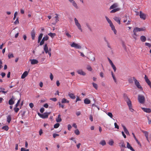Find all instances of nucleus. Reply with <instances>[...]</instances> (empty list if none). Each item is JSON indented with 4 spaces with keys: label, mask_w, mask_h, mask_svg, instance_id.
Returning a JSON list of instances; mask_svg holds the SVG:
<instances>
[{
    "label": "nucleus",
    "mask_w": 151,
    "mask_h": 151,
    "mask_svg": "<svg viewBox=\"0 0 151 151\" xmlns=\"http://www.w3.org/2000/svg\"><path fill=\"white\" fill-rule=\"evenodd\" d=\"M138 100L140 103L143 104L145 102V99L144 96L139 94L138 96Z\"/></svg>",
    "instance_id": "1"
},
{
    "label": "nucleus",
    "mask_w": 151,
    "mask_h": 151,
    "mask_svg": "<svg viewBox=\"0 0 151 151\" xmlns=\"http://www.w3.org/2000/svg\"><path fill=\"white\" fill-rule=\"evenodd\" d=\"M74 21L75 24L78 29L81 32H83V29L82 28L81 26L80 23L79 22L78 20L76 18H75L74 19Z\"/></svg>",
    "instance_id": "2"
},
{
    "label": "nucleus",
    "mask_w": 151,
    "mask_h": 151,
    "mask_svg": "<svg viewBox=\"0 0 151 151\" xmlns=\"http://www.w3.org/2000/svg\"><path fill=\"white\" fill-rule=\"evenodd\" d=\"M133 79L135 85L137 88L140 89H142V87L140 85L139 82L134 77L133 78Z\"/></svg>",
    "instance_id": "3"
},
{
    "label": "nucleus",
    "mask_w": 151,
    "mask_h": 151,
    "mask_svg": "<svg viewBox=\"0 0 151 151\" xmlns=\"http://www.w3.org/2000/svg\"><path fill=\"white\" fill-rule=\"evenodd\" d=\"M70 45L71 47H75L76 49H81V46L80 44L76 43L74 42H72Z\"/></svg>",
    "instance_id": "4"
},
{
    "label": "nucleus",
    "mask_w": 151,
    "mask_h": 151,
    "mask_svg": "<svg viewBox=\"0 0 151 151\" xmlns=\"http://www.w3.org/2000/svg\"><path fill=\"white\" fill-rule=\"evenodd\" d=\"M145 29L143 28H139L137 27H136L134 28L133 32L134 33V35H135L137 32L144 31Z\"/></svg>",
    "instance_id": "5"
},
{
    "label": "nucleus",
    "mask_w": 151,
    "mask_h": 151,
    "mask_svg": "<svg viewBox=\"0 0 151 151\" xmlns=\"http://www.w3.org/2000/svg\"><path fill=\"white\" fill-rule=\"evenodd\" d=\"M48 38L49 37L47 35H46L43 38L41 41L40 42V45H43L45 41L47 40H48Z\"/></svg>",
    "instance_id": "6"
},
{
    "label": "nucleus",
    "mask_w": 151,
    "mask_h": 151,
    "mask_svg": "<svg viewBox=\"0 0 151 151\" xmlns=\"http://www.w3.org/2000/svg\"><path fill=\"white\" fill-rule=\"evenodd\" d=\"M119 5L118 3H115L111 5L109 8L110 9H114L118 8Z\"/></svg>",
    "instance_id": "7"
},
{
    "label": "nucleus",
    "mask_w": 151,
    "mask_h": 151,
    "mask_svg": "<svg viewBox=\"0 0 151 151\" xmlns=\"http://www.w3.org/2000/svg\"><path fill=\"white\" fill-rule=\"evenodd\" d=\"M124 99L125 101L126 102L128 106L132 105V103L130 100L128 98L127 96L124 97Z\"/></svg>",
    "instance_id": "8"
},
{
    "label": "nucleus",
    "mask_w": 151,
    "mask_h": 151,
    "mask_svg": "<svg viewBox=\"0 0 151 151\" xmlns=\"http://www.w3.org/2000/svg\"><path fill=\"white\" fill-rule=\"evenodd\" d=\"M50 112H45L42 114L41 118L43 119H45L48 118V115L50 114Z\"/></svg>",
    "instance_id": "9"
},
{
    "label": "nucleus",
    "mask_w": 151,
    "mask_h": 151,
    "mask_svg": "<svg viewBox=\"0 0 151 151\" xmlns=\"http://www.w3.org/2000/svg\"><path fill=\"white\" fill-rule=\"evenodd\" d=\"M15 98L14 97L12 96L11 98V99L9 100V104L10 105H12L14 103L15 101Z\"/></svg>",
    "instance_id": "10"
},
{
    "label": "nucleus",
    "mask_w": 151,
    "mask_h": 151,
    "mask_svg": "<svg viewBox=\"0 0 151 151\" xmlns=\"http://www.w3.org/2000/svg\"><path fill=\"white\" fill-rule=\"evenodd\" d=\"M139 16L141 19L143 20H145L146 19L145 14L143 13L142 11H140L139 12Z\"/></svg>",
    "instance_id": "11"
},
{
    "label": "nucleus",
    "mask_w": 151,
    "mask_h": 151,
    "mask_svg": "<svg viewBox=\"0 0 151 151\" xmlns=\"http://www.w3.org/2000/svg\"><path fill=\"white\" fill-rule=\"evenodd\" d=\"M77 72L78 74L84 76L86 75V73L81 69L78 70Z\"/></svg>",
    "instance_id": "12"
},
{
    "label": "nucleus",
    "mask_w": 151,
    "mask_h": 151,
    "mask_svg": "<svg viewBox=\"0 0 151 151\" xmlns=\"http://www.w3.org/2000/svg\"><path fill=\"white\" fill-rule=\"evenodd\" d=\"M68 1L72 4L76 8L78 9L77 5L75 1L73 0H68Z\"/></svg>",
    "instance_id": "13"
},
{
    "label": "nucleus",
    "mask_w": 151,
    "mask_h": 151,
    "mask_svg": "<svg viewBox=\"0 0 151 151\" xmlns=\"http://www.w3.org/2000/svg\"><path fill=\"white\" fill-rule=\"evenodd\" d=\"M141 109L144 112H145L147 113H150L151 112V109L150 108L142 107Z\"/></svg>",
    "instance_id": "14"
},
{
    "label": "nucleus",
    "mask_w": 151,
    "mask_h": 151,
    "mask_svg": "<svg viewBox=\"0 0 151 151\" xmlns=\"http://www.w3.org/2000/svg\"><path fill=\"white\" fill-rule=\"evenodd\" d=\"M43 49L46 54L47 53H48V52H49L48 50V48L47 46V44H45L44 45V46Z\"/></svg>",
    "instance_id": "15"
},
{
    "label": "nucleus",
    "mask_w": 151,
    "mask_h": 151,
    "mask_svg": "<svg viewBox=\"0 0 151 151\" xmlns=\"http://www.w3.org/2000/svg\"><path fill=\"white\" fill-rule=\"evenodd\" d=\"M68 96L69 97L72 99H74L76 98V96L74 94L70 92H69L68 93Z\"/></svg>",
    "instance_id": "16"
},
{
    "label": "nucleus",
    "mask_w": 151,
    "mask_h": 151,
    "mask_svg": "<svg viewBox=\"0 0 151 151\" xmlns=\"http://www.w3.org/2000/svg\"><path fill=\"white\" fill-rule=\"evenodd\" d=\"M30 61H31V63L32 65L37 64L38 63V61L36 59H30Z\"/></svg>",
    "instance_id": "17"
},
{
    "label": "nucleus",
    "mask_w": 151,
    "mask_h": 151,
    "mask_svg": "<svg viewBox=\"0 0 151 151\" xmlns=\"http://www.w3.org/2000/svg\"><path fill=\"white\" fill-rule=\"evenodd\" d=\"M35 31L34 29H33L32 30L31 32V37L32 38V39L33 40L35 39Z\"/></svg>",
    "instance_id": "18"
},
{
    "label": "nucleus",
    "mask_w": 151,
    "mask_h": 151,
    "mask_svg": "<svg viewBox=\"0 0 151 151\" xmlns=\"http://www.w3.org/2000/svg\"><path fill=\"white\" fill-rule=\"evenodd\" d=\"M127 148L128 149H130V150L132 151H135L134 150L132 147L130 145L129 143L128 142H127Z\"/></svg>",
    "instance_id": "19"
},
{
    "label": "nucleus",
    "mask_w": 151,
    "mask_h": 151,
    "mask_svg": "<svg viewBox=\"0 0 151 151\" xmlns=\"http://www.w3.org/2000/svg\"><path fill=\"white\" fill-rule=\"evenodd\" d=\"M12 120L11 115H9L6 116V120L7 122L9 124Z\"/></svg>",
    "instance_id": "20"
},
{
    "label": "nucleus",
    "mask_w": 151,
    "mask_h": 151,
    "mask_svg": "<svg viewBox=\"0 0 151 151\" xmlns=\"http://www.w3.org/2000/svg\"><path fill=\"white\" fill-rule=\"evenodd\" d=\"M28 72L27 71H25L22 74L21 76V78L22 79L26 77L28 74Z\"/></svg>",
    "instance_id": "21"
},
{
    "label": "nucleus",
    "mask_w": 151,
    "mask_h": 151,
    "mask_svg": "<svg viewBox=\"0 0 151 151\" xmlns=\"http://www.w3.org/2000/svg\"><path fill=\"white\" fill-rule=\"evenodd\" d=\"M114 19L116 22L119 24H120V19L119 17H115L114 18Z\"/></svg>",
    "instance_id": "22"
},
{
    "label": "nucleus",
    "mask_w": 151,
    "mask_h": 151,
    "mask_svg": "<svg viewBox=\"0 0 151 151\" xmlns=\"http://www.w3.org/2000/svg\"><path fill=\"white\" fill-rule=\"evenodd\" d=\"M122 126L123 127L124 131L125 133L127 135H129V132L125 126L124 125H122Z\"/></svg>",
    "instance_id": "23"
},
{
    "label": "nucleus",
    "mask_w": 151,
    "mask_h": 151,
    "mask_svg": "<svg viewBox=\"0 0 151 151\" xmlns=\"http://www.w3.org/2000/svg\"><path fill=\"white\" fill-rule=\"evenodd\" d=\"M120 8H117L116 9H113L110 11L111 13H114L116 12L119 11L120 10Z\"/></svg>",
    "instance_id": "24"
},
{
    "label": "nucleus",
    "mask_w": 151,
    "mask_h": 151,
    "mask_svg": "<svg viewBox=\"0 0 151 151\" xmlns=\"http://www.w3.org/2000/svg\"><path fill=\"white\" fill-rule=\"evenodd\" d=\"M119 146L121 148V147L126 148V147L125 146V145L124 144V142L123 141H121V142L119 143Z\"/></svg>",
    "instance_id": "25"
},
{
    "label": "nucleus",
    "mask_w": 151,
    "mask_h": 151,
    "mask_svg": "<svg viewBox=\"0 0 151 151\" xmlns=\"http://www.w3.org/2000/svg\"><path fill=\"white\" fill-rule=\"evenodd\" d=\"M62 121V119L61 118V115L59 114L58 116V117L56 119V121L57 122H60Z\"/></svg>",
    "instance_id": "26"
},
{
    "label": "nucleus",
    "mask_w": 151,
    "mask_h": 151,
    "mask_svg": "<svg viewBox=\"0 0 151 151\" xmlns=\"http://www.w3.org/2000/svg\"><path fill=\"white\" fill-rule=\"evenodd\" d=\"M84 103L86 104H89L90 103L91 101L88 98H86L84 100Z\"/></svg>",
    "instance_id": "27"
},
{
    "label": "nucleus",
    "mask_w": 151,
    "mask_h": 151,
    "mask_svg": "<svg viewBox=\"0 0 151 151\" xmlns=\"http://www.w3.org/2000/svg\"><path fill=\"white\" fill-rule=\"evenodd\" d=\"M69 101L68 100H67L65 98H63L62 99L61 103L62 104H65V103H68Z\"/></svg>",
    "instance_id": "28"
},
{
    "label": "nucleus",
    "mask_w": 151,
    "mask_h": 151,
    "mask_svg": "<svg viewBox=\"0 0 151 151\" xmlns=\"http://www.w3.org/2000/svg\"><path fill=\"white\" fill-rule=\"evenodd\" d=\"M141 40L142 42H145L146 40V37L144 36H142L140 37Z\"/></svg>",
    "instance_id": "29"
},
{
    "label": "nucleus",
    "mask_w": 151,
    "mask_h": 151,
    "mask_svg": "<svg viewBox=\"0 0 151 151\" xmlns=\"http://www.w3.org/2000/svg\"><path fill=\"white\" fill-rule=\"evenodd\" d=\"M1 129H2L6 131H7L9 129V127L5 125Z\"/></svg>",
    "instance_id": "30"
},
{
    "label": "nucleus",
    "mask_w": 151,
    "mask_h": 151,
    "mask_svg": "<svg viewBox=\"0 0 151 151\" xmlns=\"http://www.w3.org/2000/svg\"><path fill=\"white\" fill-rule=\"evenodd\" d=\"M48 35L52 38L54 37L56 35L55 33L51 32L49 33Z\"/></svg>",
    "instance_id": "31"
},
{
    "label": "nucleus",
    "mask_w": 151,
    "mask_h": 151,
    "mask_svg": "<svg viewBox=\"0 0 151 151\" xmlns=\"http://www.w3.org/2000/svg\"><path fill=\"white\" fill-rule=\"evenodd\" d=\"M128 17L127 15L125 16L124 17V19L123 21V22L124 23H125L128 20Z\"/></svg>",
    "instance_id": "32"
},
{
    "label": "nucleus",
    "mask_w": 151,
    "mask_h": 151,
    "mask_svg": "<svg viewBox=\"0 0 151 151\" xmlns=\"http://www.w3.org/2000/svg\"><path fill=\"white\" fill-rule=\"evenodd\" d=\"M105 18L109 24L112 23L111 21L107 16H105Z\"/></svg>",
    "instance_id": "33"
},
{
    "label": "nucleus",
    "mask_w": 151,
    "mask_h": 151,
    "mask_svg": "<svg viewBox=\"0 0 151 151\" xmlns=\"http://www.w3.org/2000/svg\"><path fill=\"white\" fill-rule=\"evenodd\" d=\"M99 144L102 146H104L106 145V142L105 140H103L100 142Z\"/></svg>",
    "instance_id": "34"
},
{
    "label": "nucleus",
    "mask_w": 151,
    "mask_h": 151,
    "mask_svg": "<svg viewBox=\"0 0 151 151\" xmlns=\"http://www.w3.org/2000/svg\"><path fill=\"white\" fill-rule=\"evenodd\" d=\"M92 84L93 85V86L94 88L96 90H97L98 89V85L97 84H96V83H92Z\"/></svg>",
    "instance_id": "35"
},
{
    "label": "nucleus",
    "mask_w": 151,
    "mask_h": 151,
    "mask_svg": "<svg viewBox=\"0 0 151 151\" xmlns=\"http://www.w3.org/2000/svg\"><path fill=\"white\" fill-rule=\"evenodd\" d=\"M114 143V141L112 139L110 140L108 143L109 145L112 146L113 145Z\"/></svg>",
    "instance_id": "36"
},
{
    "label": "nucleus",
    "mask_w": 151,
    "mask_h": 151,
    "mask_svg": "<svg viewBox=\"0 0 151 151\" xmlns=\"http://www.w3.org/2000/svg\"><path fill=\"white\" fill-rule=\"evenodd\" d=\"M75 133L77 135H78L80 134V132L78 129H76L74 131Z\"/></svg>",
    "instance_id": "37"
},
{
    "label": "nucleus",
    "mask_w": 151,
    "mask_h": 151,
    "mask_svg": "<svg viewBox=\"0 0 151 151\" xmlns=\"http://www.w3.org/2000/svg\"><path fill=\"white\" fill-rule=\"evenodd\" d=\"M141 131L144 134H145V137L148 136V132L143 130H141Z\"/></svg>",
    "instance_id": "38"
},
{
    "label": "nucleus",
    "mask_w": 151,
    "mask_h": 151,
    "mask_svg": "<svg viewBox=\"0 0 151 151\" xmlns=\"http://www.w3.org/2000/svg\"><path fill=\"white\" fill-rule=\"evenodd\" d=\"M86 27H87L88 28V29L89 30H90V31H92V29H91V27L90 25L89 24H88L86 23Z\"/></svg>",
    "instance_id": "39"
},
{
    "label": "nucleus",
    "mask_w": 151,
    "mask_h": 151,
    "mask_svg": "<svg viewBox=\"0 0 151 151\" xmlns=\"http://www.w3.org/2000/svg\"><path fill=\"white\" fill-rule=\"evenodd\" d=\"M65 34L68 37H71V36L67 31H65Z\"/></svg>",
    "instance_id": "40"
},
{
    "label": "nucleus",
    "mask_w": 151,
    "mask_h": 151,
    "mask_svg": "<svg viewBox=\"0 0 151 151\" xmlns=\"http://www.w3.org/2000/svg\"><path fill=\"white\" fill-rule=\"evenodd\" d=\"M107 115L109 116L111 118L113 119V114L111 112H108L107 114Z\"/></svg>",
    "instance_id": "41"
},
{
    "label": "nucleus",
    "mask_w": 151,
    "mask_h": 151,
    "mask_svg": "<svg viewBox=\"0 0 151 151\" xmlns=\"http://www.w3.org/2000/svg\"><path fill=\"white\" fill-rule=\"evenodd\" d=\"M60 125V124L59 123H57L55 124L54 126V127L55 128H58Z\"/></svg>",
    "instance_id": "42"
},
{
    "label": "nucleus",
    "mask_w": 151,
    "mask_h": 151,
    "mask_svg": "<svg viewBox=\"0 0 151 151\" xmlns=\"http://www.w3.org/2000/svg\"><path fill=\"white\" fill-rule=\"evenodd\" d=\"M8 58L9 59H10L11 58H13L14 57V55L12 53L9 54L8 55Z\"/></svg>",
    "instance_id": "43"
},
{
    "label": "nucleus",
    "mask_w": 151,
    "mask_h": 151,
    "mask_svg": "<svg viewBox=\"0 0 151 151\" xmlns=\"http://www.w3.org/2000/svg\"><path fill=\"white\" fill-rule=\"evenodd\" d=\"M111 66L112 67V68L114 70V72H115L116 70V68L115 66V65L113 64L111 65Z\"/></svg>",
    "instance_id": "44"
},
{
    "label": "nucleus",
    "mask_w": 151,
    "mask_h": 151,
    "mask_svg": "<svg viewBox=\"0 0 151 151\" xmlns=\"http://www.w3.org/2000/svg\"><path fill=\"white\" fill-rule=\"evenodd\" d=\"M110 27H111L112 30H113L115 29V27L114 25L112 23H111V24H109Z\"/></svg>",
    "instance_id": "45"
},
{
    "label": "nucleus",
    "mask_w": 151,
    "mask_h": 151,
    "mask_svg": "<svg viewBox=\"0 0 151 151\" xmlns=\"http://www.w3.org/2000/svg\"><path fill=\"white\" fill-rule=\"evenodd\" d=\"M59 105L60 107H61L62 108H64L65 105L64 104H61L60 103V102H58Z\"/></svg>",
    "instance_id": "46"
},
{
    "label": "nucleus",
    "mask_w": 151,
    "mask_h": 151,
    "mask_svg": "<svg viewBox=\"0 0 151 151\" xmlns=\"http://www.w3.org/2000/svg\"><path fill=\"white\" fill-rule=\"evenodd\" d=\"M87 69L88 70L90 71H91L92 70V68H91V66L90 65H88L87 66Z\"/></svg>",
    "instance_id": "47"
},
{
    "label": "nucleus",
    "mask_w": 151,
    "mask_h": 151,
    "mask_svg": "<svg viewBox=\"0 0 151 151\" xmlns=\"http://www.w3.org/2000/svg\"><path fill=\"white\" fill-rule=\"evenodd\" d=\"M14 111L16 113L19 110V109L18 108H17V107L14 108Z\"/></svg>",
    "instance_id": "48"
},
{
    "label": "nucleus",
    "mask_w": 151,
    "mask_h": 151,
    "mask_svg": "<svg viewBox=\"0 0 151 151\" xmlns=\"http://www.w3.org/2000/svg\"><path fill=\"white\" fill-rule=\"evenodd\" d=\"M127 21V23H126V24L127 25L130 24V22L131 21V19H129Z\"/></svg>",
    "instance_id": "49"
},
{
    "label": "nucleus",
    "mask_w": 151,
    "mask_h": 151,
    "mask_svg": "<svg viewBox=\"0 0 151 151\" xmlns=\"http://www.w3.org/2000/svg\"><path fill=\"white\" fill-rule=\"evenodd\" d=\"M21 151H29V150L26 149L25 148L22 147L21 148Z\"/></svg>",
    "instance_id": "50"
},
{
    "label": "nucleus",
    "mask_w": 151,
    "mask_h": 151,
    "mask_svg": "<svg viewBox=\"0 0 151 151\" xmlns=\"http://www.w3.org/2000/svg\"><path fill=\"white\" fill-rule=\"evenodd\" d=\"M55 15L56 16L55 17V18L56 19V22H57L59 21V20L58 19V14H56Z\"/></svg>",
    "instance_id": "51"
},
{
    "label": "nucleus",
    "mask_w": 151,
    "mask_h": 151,
    "mask_svg": "<svg viewBox=\"0 0 151 151\" xmlns=\"http://www.w3.org/2000/svg\"><path fill=\"white\" fill-rule=\"evenodd\" d=\"M114 125L115 128H116L118 129H119V127L116 123L115 122L114 123Z\"/></svg>",
    "instance_id": "52"
},
{
    "label": "nucleus",
    "mask_w": 151,
    "mask_h": 151,
    "mask_svg": "<svg viewBox=\"0 0 151 151\" xmlns=\"http://www.w3.org/2000/svg\"><path fill=\"white\" fill-rule=\"evenodd\" d=\"M106 44L107 45V46L110 49H112L109 43V42H107V43H106Z\"/></svg>",
    "instance_id": "53"
},
{
    "label": "nucleus",
    "mask_w": 151,
    "mask_h": 151,
    "mask_svg": "<svg viewBox=\"0 0 151 151\" xmlns=\"http://www.w3.org/2000/svg\"><path fill=\"white\" fill-rule=\"evenodd\" d=\"M20 99H19L17 103L15 104V106L16 107H17L18 106L19 104V103H20Z\"/></svg>",
    "instance_id": "54"
},
{
    "label": "nucleus",
    "mask_w": 151,
    "mask_h": 151,
    "mask_svg": "<svg viewBox=\"0 0 151 151\" xmlns=\"http://www.w3.org/2000/svg\"><path fill=\"white\" fill-rule=\"evenodd\" d=\"M145 45L146 46H148L149 47H151V45L150 43L147 42H146L145 43Z\"/></svg>",
    "instance_id": "55"
},
{
    "label": "nucleus",
    "mask_w": 151,
    "mask_h": 151,
    "mask_svg": "<svg viewBox=\"0 0 151 151\" xmlns=\"http://www.w3.org/2000/svg\"><path fill=\"white\" fill-rule=\"evenodd\" d=\"M29 107H30V108H31L32 109L34 107V105L32 103H29Z\"/></svg>",
    "instance_id": "56"
},
{
    "label": "nucleus",
    "mask_w": 151,
    "mask_h": 151,
    "mask_svg": "<svg viewBox=\"0 0 151 151\" xmlns=\"http://www.w3.org/2000/svg\"><path fill=\"white\" fill-rule=\"evenodd\" d=\"M14 23L15 24L19 23V21L18 18H17L16 21L14 22Z\"/></svg>",
    "instance_id": "57"
},
{
    "label": "nucleus",
    "mask_w": 151,
    "mask_h": 151,
    "mask_svg": "<svg viewBox=\"0 0 151 151\" xmlns=\"http://www.w3.org/2000/svg\"><path fill=\"white\" fill-rule=\"evenodd\" d=\"M108 59L111 65L113 64L112 61L109 58H108Z\"/></svg>",
    "instance_id": "58"
},
{
    "label": "nucleus",
    "mask_w": 151,
    "mask_h": 151,
    "mask_svg": "<svg viewBox=\"0 0 151 151\" xmlns=\"http://www.w3.org/2000/svg\"><path fill=\"white\" fill-rule=\"evenodd\" d=\"M44 110H45L44 108L43 107H42L40 109V111L41 113H43L44 112Z\"/></svg>",
    "instance_id": "59"
},
{
    "label": "nucleus",
    "mask_w": 151,
    "mask_h": 151,
    "mask_svg": "<svg viewBox=\"0 0 151 151\" xmlns=\"http://www.w3.org/2000/svg\"><path fill=\"white\" fill-rule=\"evenodd\" d=\"M72 128V127L71 126V125L70 124H69L68 125V129L70 131L71 129Z\"/></svg>",
    "instance_id": "60"
},
{
    "label": "nucleus",
    "mask_w": 151,
    "mask_h": 151,
    "mask_svg": "<svg viewBox=\"0 0 151 151\" xmlns=\"http://www.w3.org/2000/svg\"><path fill=\"white\" fill-rule=\"evenodd\" d=\"M17 12H16L14 14V17L13 18L14 20H15V18H16V16L17 15Z\"/></svg>",
    "instance_id": "61"
},
{
    "label": "nucleus",
    "mask_w": 151,
    "mask_h": 151,
    "mask_svg": "<svg viewBox=\"0 0 151 151\" xmlns=\"http://www.w3.org/2000/svg\"><path fill=\"white\" fill-rule=\"evenodd\" d=\"M50 100L54 101H57V99L56 98H51Z\"/></svg>",
    "instance_id": "62"
},
{
    "label": "nucleus",
    "mask_w": 151,
    "mask_h": 151,
    "mask_svg": "<svg viewBox=\"0 0 151 151\" xmlns=\"http://www.w3.org/2000/svg\"><path fill=\"white\" fill-rule=\"evenodd\" d=\"M43 34L42 33H41L38 36V38L42 39V36H43Z\"/></svg>",
    "instance_id": "63"
},
{
    "label": "nucleus",
    "mask_w": 151,
    "mask_h": 151,
    "mask_svg": "<svg viewBox=\"0 0 151 151\" xmlns=\"http://www.w3.org/2000/svg\"><path fill=\"white\" fill-rule=\"evenodd\" d=\"M147 119L148 121V124H151V120L150 119V118L149 117H147Z\"/></svg>",
    "instance_id": "64"
}]
</instances>
